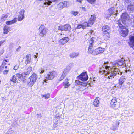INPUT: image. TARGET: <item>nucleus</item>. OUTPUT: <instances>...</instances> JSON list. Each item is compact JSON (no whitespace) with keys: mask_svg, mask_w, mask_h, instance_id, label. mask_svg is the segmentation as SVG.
Instances as JSON below:
<instances>
[{"mask_svg":"<svg viewBox=\"0 0 134 134\" xmlns=\"http://www.w3.org/2000/svg\"><path fill=\"white\" fill-rule=\"evenodd\" d=\"M112 65V68H111L109 66H108V62H104L103 65L99 67V71L102 74L105 73V77L109 79L114 78L116 75L117 74L118 75H121L122 73L119 70L120 66H125L124 60H119L117 61L111 62Z\"/></svg>","mask_w":134,"mask_h":134,"instance_id":"f257e3e1","label":"nucleus"},{"mask_svg":"<svg viewBox=\"0 0 134 134\" xmlns=\"http://www.w3.org/2000/svg\"><path fill=\"white\" fill-rule=\"evenodd\" d=\"M116 24L118 25L120 28V34L124 37L127 36L128 34V29L122 25L121 23L120 20L117 21Z\"/></svg>","mask_w":134,"mask_h":134,"instance_id":"f03ea898","label":"nucleus"},{"mask_svg":"<svg viewBox=\"0 0 134 134\" xmlns=\"http://www.w3.org/2000/svg\"><path fill=\"white\" fill-rule=\"evenodd\" d=\"M37 75L34 73H33L29 78L30 80V81L27 83V85L29 86L32 87L36 82L37 79Z\"/></svg>","mask_w":134,"mask_h":134,"instance_id":"7ed1b4c3","label":"nucleus"},{"mask_svg":"<svg viewBox=\"0 0 134 134\" xmlns=\"http://www.w3.org/2000/svg\"><path fill=\"white\" fill-rule=\"evenodd\" d=\"M109 14L108 15H105L106 18L107 19L110 18L112 15H116L117 11L114 7L110 8L108 10Z\"/></svg>","mask_w":134,"mask_h":134,"instance_id":"20e7f679","label":"nucleus"},{"mask_svg":"<svg viewBox=\"0 0 134 134\" xmlns=\"http://www.w3.org/2000/svg\"><path fill=\"white\" fill-rule=\"evenodd\" d=\"M39 35L42 37L45 35L47 33L46 30L43 25H41L39 28Z\"/></svg>","mask_w":134,"mask_h":134,"instance_id":"39448f33","label":"nucleus"},{"mask_svg":"<svg viewBox=\"0 0 134 134\" xmlns=\"http://www.w3.org/2000/svg\"><path fill=\"white\" fill-rule=\"evenodd\" d=\"M58 30L61 31H70L71 30V27L69 25L67 24L58 27Z\"/></svg>","mask_w":134,"mask_h":134,"instance_id":"423d86ee","label":"nucleus"},{"mask_svg":"<svg viewBox=\"0 0 134 134\" xmlns=\"http://www.w3.org/2000/svg\"><path fill=\"white\" fill-rule=\"evenodd\" d=\"M56 74V72L54 71L50 72L45 76V78L47 80L53 79Z\"/></svg>","mask_w":134,"mask_h":134,"instance_id":"0eeeda50","label":"nucleus"},{"mask_svg":"<svg viewBox=\"0 0 134 134\" xmlns=\"http://www.w3.org/2000/svg\"><path fill=\"white\" fill-rule=\"evenodd\" d=\"M121 18L122 21V22L124 24L126 21L129 18L128 14L126 13H123L121 16Z\"/></svg>","mask_w":134,"mask_h":134,"instance_id":"6e6552de","label":"nucleus"},{"mask_svg":"<svg viewBox=\"0 0 134 134\" xmlns=\"http://www.w3.org/2000/svg\"><path fill=\"white\" fill-rule=\"evenodd\" d=\"M79 79L83 81H85L88 79V76L86 72L82 73L79 76Z\"/></svg>","mask_w":134,"mask_h":134,"instance_id":"1a4fd4ad","label":"nucleus"},{"mask_svg":"<svg viewBox=\"0 0 134 134\" xmlns=\"http://www.w3.org/2000/svg\"><path fill=\"white\" fill-rule=\"evenodd\" d=\"M104 48L101 47H99L96 48L94 50V55H96L102 53L104 51Z\"/></svg>","mask_w":134,"mask_h":134,"instance_id":"9d476101","label":"nucleus"},{"mask_svg":"<svg viewBox=\"0 0 134 134\" xmlns=\"http://www.w3.org/2000/svg\"><path fill=\"white\" fill-rule=\"evenodd\" d=\"M102 30L104 34L106 33H110V28L109 26L108 25L104 26L102 28Z\"/></svg>","mask_w":134,"mask_h":134,"instance_id":"9b49d317","label":"nucleus"},{"mask_svg":"<svg viewBox=\"0 0 134 134\" xmlns=\"http://www.w3.org/2000/svg\"><path fill=\"white\" fill-rule=\"evenodd\" d=\"M129 44L131 47L133 48L134 47V33L133 36H129Z\"/></svg>","mask_w":134,"mask_h":134,"instance_id":"f8f14e48","label":"nucleus"},{"mask_svg":"<svg viewBox=\"0 0 134 134\" xmlns=\"http://www.w3.org/2000/svg\"><path fill=\"white\" fill-rule=\"evenodd\" d=\"M88 27L89 26L87 23V22H84L81 24L78 25L77 27V28L79 29L82 28L83 29H84Z\"/></svg>","mask_w":134,"mask_h":134,"instance_id":"ddd939ff","label":"nucleus"},{"mask_svg":"<svg viewBox=\"0 0 134 134\" xmlns=\"http://www.w3.org/2000/svg\"><path fill=\"white\" fill-rule=\"evenodd\" d=\"M71 65L70 64L68 65L64 71L62 75L65 76H66L67 74L69 73L71 68Z\"/></svg>","mask_w":134,"mask_h":134,"instance_id":"4468645a","label":"nucleus"},{"mask_svg":"<svg viewBox=\"0 0 134 134\" xmlns=\"http://www.w3.org/2000/svg\"><path fill=\"white\" fill-rule=\"evenodd\" d=\"M127 77L125 76H122L121 77L119 80V84L120 87H122V85L125 81Z\"/></svg>","mask_w":134,"mask_h":134,"instance_id":"2eb2a0df","label":"nucleus"},{"mask_svg":"<svg viewBox=\"0 0 134 134\" xmlns=\"http://www.w3.org/2000/svg\"><path fill=\"white\" fill-rule=\"evenodd\" d=\"M117 104L118 103L116 98H114L111 100L110 104V106L112 108H114L116 107Z\"/></svg>","mask_w":134,"mask_h":134,"instance_id":"dca6fc26","label":"nucleus"},{"mask_svg":"<svg viewBox=\"0 0 134 134\" xmlns=\"http://www.w3.org/2000/svg\"><path fill=\"white\" fill-rule=\"evenodd\" d=\"M69 40V38L67 37L63 38L62 39H61L59 41L60 44L61 45H64Z\"/></svg>","mask_w":134,"mask_h":134,"instance_id":"f3484780","label":"nucleus"},{"mask_svg":"<svg viewBox=\"0 0 134 134\" xmlns=\"http://www.w3.org/2000/svg\"><path fill=\"white\" fill-rule=\"evenodd\" d=\"M127 10L130 12L134 11V4L130 3L128 6Z\"/></svg>","mask_w":134,"mask_h":134,"instance_id":"a211bd4d","label":"nucleus"},{"mask_svg":"<svg viewBox=\"0 0 134 134\" xmlns=\"http://www.w3.org/2000/svg\"><path fill=\"white\" fill-rule=\"evenodd\" d=\"M94 50L93 46H89L88 47V49L87 51L88 53L89 54H92L94 55Z\"/></svg>","mask_w":134,"mask_h":134,"instance_id":"6ab92c4d","label":"nucleus"},{"mask_svg":"<svg viewBox=\"0 0 134 134\" xmlns=\"http://www.w3.org/2000/svg\"><path fill=\"white\" fill-rule=\"evenodd\" d=\"M16 18H14L13 20L10 21H7L6 22V24L7 25H12L17 22Z\"/></svg>","mask_w":134,"mask_h":134,"instance_id":"aec40b11","label":"nucleus"},{"mask_svg":"<svg viewBox=\"0 0 134 134\" xmlns=\"http://www.w3.org/2000/svg\"><path fill=\"white\" fill-rule=\"evenodd\" d=\"M68 81V79H66L64 80V82H63V85L65 88H68L70 85V84H69Z\"/></svg>","mask_w":134,"mask_h":134,"instance_id":"412c9836","label":"nucleus"},{"mask_svg":"<svg viewBox=\"0 0 134 134\" xmlns=\"http://www.w3.org/2000/svg\"><path fill=\"white\" fill-rule=\"evenodd\" d=\"M26 59L25 63L26 64L29 63L30 62L31 57L29 54L27 55L26 56Z\"/></svg>","mask_w":134,"mask_h":134,"instance_id":"4be33fe9","label":"nucleus"},{"mask_svg":"<svg viewBox=\"0 0 134 134\" xmlns=\"http://www.w3.org/2000/svg\"><path fill=\"white\" fill-rule=\"evenodd\" d=\"M94 38H91L89 40L88 42V45L89 46H93V47L94 45V40L93 39Z\"/></svg>","mask_w":134,"mask_h":134,"instance_id":"5701e85b","label":"nucleus"},{"mask_svg":"<svg viewBox=\"0 0 134 134\" xmlns=\"http://www.w3.org/2000/svg\"><path fill=\"white\" fill-rule=\"evenodd\" d=\"M3 30L4 33L5 34H7L8 32H9L10 30V27L6 25L4 27Z\"/></svg>","mask_w":134,"mask_h":134,"instance_id":"b1692460","label":"nucleus"},{"mask_svg":"<svg viewBox=\"0 0 134 134\" xmlns=\"http://www.w3.org/2000/svg\"><path fill=\"white\" fill-rule=\"evenodd\" d=\"M59 5L60 6V7H61L62 8L66 7L67 6V2L66 1H64L60 2Z\"/></svg>","mask_w":134,"mask_h":134,"instance_id":"393cba45","label":"nucleus"},{"mask_svg":"<svg viewBox=\"0 0 134 134\" xmlns=\"http://www.w3.org/2000/svg\"><path fill=\"white\" fill-rule=\"evenodd\" d=\"M32 68L31 67H28L27 69V71H25L24 73L25 75H28L30 72L32 70Z\"/></svg>","mask_w":134,"mask_h":134,"instance_id":"a878e982","label":"nucleus"},{"mask_svg":"<svg viewBox=\"0 0 134 134\" xmlns=\"http://www.w3.org/2000/svg\"><path fill=\"white\" fill-rule=\"evenodd\" d=\"M110 33H106L103 36V37L105 40H108L110 37Z\"/></svg>","mask_w":134,"mask_h":134,"instance_id":"bb28decb","label":"nucleus"},{"mask_svg":"<svg viewBox=\"0 0 134 134\" xmlns=\"http://www.w3.org/2000/svg\"><path fill=\"white\" fill-rule=\"evenodd\" d=\"M99 102L97 98L95 99L93 103L94 105L96 107H98L99 105Z\"/></svg>","mask_w":134,"mask_h":134,"instance_id":"cd10ccee","label":"nucleus"},{"mask_svg":"<svg viewBox=\"0 0 134 134\" xmlns=\"http://www.w3.org/2000/svg\"><path fill=\"white\" fill-rule=\"evenodd\" d=\"M8 14H3L1 18V20L2 21H4L8 17Z\"/></svg>","mask_w":134,"mask_h":134,"instance_id":"c85d7f7f","label":"nucleus"},{"mask_svg":"<svg viewBox=\"0 0 134 134\" xmlns=\"http://www.w3.org/2000/svg\"><path fill=\"white\" fill-rule=\"evenodd\" d=\"M78 53H73L70 54V56L71 58H74L78 56Z\"/></svg>","mask_w":134,"mask_h":134,"instance_id":"c756f323","label":"nucleus"},{"mask_svg":"<svg viewBox=\"0 0 134 134\" xmlns=\"http://www.w3.org/2000/svg\"><path fill=\"white\" fill-rule=\"evenodd\" d=\"M16 80L17 79L15 75H13L10 79V80L11 81H12L14 83H15L16 82Z\"/></svg>","mask_w":134,"mask_h":134,"instance_id":"7c9ffc66","label":"nucleus"},{"mask_svg":"<svg viewBox=\"0 0 134 134\" xmlns=\"http://www.w3.org/2000/svg\"><path fill=\"white\" fill-rule=\"evenodd\" d=\"M41 96L42 98L44 97L45 99H46L49 98L50 94L49 93H47L44 95H42Z\"/></svg>","mask_w":134,"mask_h":134,"instance_id":"2f4dec72","label":"nucleus"},{"mask_svg":"<svg viewBox=\"0 0 134 134\" xmlns=\"http://www.w3.org/2000/svg\"><path fill=\"white\" fill-rule=\"evenodd\" d=\"M24 18V15H19L18 17V20L19 21H21Z\"/></svg>","mask_w":134,"mask_h":134,"instance_id":"473e14b6","label":"nucleus"},{"mask_svg":"<svg viewBox=\"0 0 134 134\" xmlns=\"http://www.w3.org/2000/svg\"><path fill=\"white\" fill-rule=\"evenodd\" d=\"M25 75L24 72L23 73L21 74H16L17 77L19 78H21L22 76H24Z\"/></svg>","mask_w":134,"mask_h":134,"instance_id":"72a5a7b5","label":"nucleus"},{"mask_svg":"<svg viewBox=\"0 0 134 134\" xmlns=\"http://www.w3.org/2000/svg\"><path fill=\"white\" fill-rule=\"evenodd\" d=\"M94 22L93 20L90 21V20H89L88 21V23H87L89 27L91 26L92 25Z\"/></svg>","mask_w":134,"mask_h":134,"instance_id":"f704fd0d","label":"nucleus"},{"mask_svg":"<svg viewBox=\"0 0 134 134\" xmlns=\"http://www.w3.org/2000/svg\"><path fill=\"white\" fill-rule=\"evenodd\" d=\"M126 83L128 85H130L131 83V80L130 78H127L125 81Z\"/></svg>","mask_w":134,"mask_h":134,"instance_id":"c9c22d12","label":"nucleus"},{"mask_svg":"<svg viewBox=\"0 0 134 134\" xmlns=\"http://www.w3.org/2000/svg\"><path fill=\"white\" fill-rule=\"evenodd\" d=\"M95 19V16L93 15H91L90 18L89 19V20H90V21L91 20L92 21V20L94 22Z\"/></svg>","mask_w":134,"mask_h":134,"instance_id":"e433bc0d","label":"nucleus"},{"mask_svg":"<svg viewBox=\"0 0 134 134\" xmlns=\"http://www.w3.org/2000/svg\"><path fill=\"white\" fill-rule=\"evenodd\" d=\"M25 12V10L24 9H22L21 10L20 12V15H24V13Z\"/></svg>","mask_w":134,"mask_h":134,"instance_id":"4c0bfd02","label":"nucleus"},{"mask_svg":"<svg viewBox=\"0 0 134 134\" xmlns=\"http://www.w3.org/2000/svg\"><path fill=\"white\" fill-rule=\"evenodd\" d=\"M9 71V70H4L3 72V74L4 75H7Z\"/></svg>","mask_w":134,"mask_h":134,"instance_id":"58836bf2","label":"nucleus"},{"mask_svg":"<svg viewBox=\"0 0 134 134\" xmlns=\"http://www.w3.org/2000/svg\"><path fill=\"white\" fill-rule=\"evenodd\" d=\"M87 1L91 4L94 3L96 0H87Z\"/></svg>","mask_w":134,"mask_h":134,"instance_id":"ea45409f","label":"nucleus"},{"mask_svg":"<svg viewBox=\"0 0 134 134\" xmlns=\"http://www.w3.org/2000/svg\"><path fill=\"white\" fill-rule=\"evenodd\" d=\"M38 71L40 74H41L43 73L44 72V70L43 69L41 68Z\"/></svg>","mask_w":134,"mask_h":134,"instance_id":"a19ab883","label":"nucleus"},{"mask_svg":"<svg viewBox=\"0 0 134 134\" xmlns=\"http://www.w3.org/2000/svg\"><path fill=\"white\" fill-rule=\"evenodd\" d=\"M65 76H63V75L62 74L61 75V77H60V79H59V80L60 81H61L62 80H63L65 77Z\"/></svg>","mask_w":134,"mask_h":134,"instance_id":"79ce46f5","label":"nucleus"},{"mask_svg":"<svg viewBox=\"0 0 134 134\" xmlns=\"http://www.w3.org/2000/svg\"><path fill=\"white\" fill-rule=\"evenodd\" d=\"M58 123V121H56L55 123L53 124V126L55 127H56L57 126V124Z\"/></svg>","mask_w":134,"mask_h":134,"instance_id":"37998d69","label":"nucleus"},{"mask_svg":"<svg viewBox=\"0 0 134 134\" xmlns=\"http://www.w3.org/2000/svg\"><path fill=\"white\" fill-rule=\"evenodd\" d=\"M78 12H72V14L75 16L77 15L78 14Z\"/></svg>","mask_w":134,"mask_h":134,"instance_id":"c03bdc74","label":"nucleus"},{"mask_svg":"<svg viewBox=\"0 0 134 134\" xmlns=\"http://www.w3.org/2000/svg\"><path fill=\"white\" fill-rule=\"evenodd\" d=\"M18 67L19 66L18 65H16L14 66L13 69L15 70H16L18 69Z\"/></svg>","mask_w":134,"mask_h":134,"instance_id":"a18cd8bd","label":"nucleus"},{"mask_svg":"<svg viewBox=\"0 0 134 134\" xmlns=\"http://www.w3.org/2000/svg\"><path fill=\"white\" fill-rule=\"evenodd\" d=\"M5 41V40H2L0 41V46H1Z\"/></svg>","mask_w":134,"mask_h":134,"instance_id":"49530a36","label":"nucleus"},{"mask_svg":"<svg viewBox=\"0 0 134 134\" xmlns=\"http://www.w3.org/2000/svg\"><path fill=\"white\" fill-rule=\"evenodd\" d=\"M76 83L78 85H79L81 84V82L79 81H76Z\"/></svg>","mask_w":134,"mask_h":134,"instance_id":"de8ad7c7","label":"nucleus"},{"mask_svg":"<svg viewBox=\"0 0 134 134\" xmlns=\"http://www.w3.org/2000/svg\"><path fill=\"white\" fill-rule=\"evenodd\" d=\"M84 11L86 10V9L85 7H83L81 8Z\"/></svg>","mask_w":134,"mask_h":134,"instance_id":"09e8293b","label":"nucleus"},{"mask_svg":"<svg viewBox=\"0 0 134 134\" xmlns=\"http://www.w3.org/2000/svg\"><path fill=\"white\" fill-rule=\"evenodd\" d=\"M7 62V61L6 60H4L3 62V64H2L3 65H4L6 64L5 62Z\"/></svg>","mask_w":134,"mask_h":134,"instance_id":"8fccbe9b","label":"nucleus"},{"mask_svg":"<svg viewBox=\"0 0 134 134\" xmlns=\"http://www.w3.org/2000/svg\"><path fill=\"white\" fill-rule=\"evenodd\" d=\"M21 48V47L20 46H19V47H18V48L17 49L16 51L18 52L20 51V49Z\"/></svg>","mask_w":134,"mask_h":134,"instance_id":"3c124183","label":"nucleus"},{"mask_svg":"<svg viewBox=\"0 0 134 134\" xmlns=\"http://www.w3.org/2000/svg\"><path fill=\"white\" fill-rule=\"evenodd\" d=\"M3 53V51H0V56L1 55H2Z\"/></svg>","mask_w":134,"mask_h":134,"instance_id":"603ef678","label":"nucleus"},{"mask_svg":"<svg viewBox=\"0 0 134 134\" xmlns=\"http://www.w3.org/2000/svg\"><path fill=\"white\" fill-rule=\"evenodd\" d=\"M37 116L39 118H41V115L40 114H37Z\"/></svg>","mask_w":134,"mask_h":134,"instance_id":"864d4df0","label":"nucleus"},{"mask_svg":"<svg viewBox=\"0 0 134 134\" xmlns=\"http://www.w3.org/2000/svg\"><path fill=\"white\" fill-rule=\"evenodd\" d=\"M133 18H134V20H133V21L132 22V24L133 25V26H134V16L133 17Z\"/></svg>","mask_w":134,"mask_h":134,"instance_id":"5fc2aeb1","label":"nucleus"},{"mask_svg":"<svg viewBox=\"0 0 134 134\" xmlns=\"http://www.w3.org/2000/svg\"><path fill=\"white\" fill-rule=\"evenodd\" d=\"M36 54H37L36 55H35L34 56V58H37V54H38V53H36Z\"/></svg>","mask_w":134,"mask_h":134,"instance_id":"6e6d98bb","label":"nucleus"},{"mask_svg":"<svg viewBox=\"0 0 134 134\" xmlns=\"http://www.w3.org/2000/svg\"><path fill=\"white\" fill-rule=\"evenodd\" d=\"M50 1L54 2L56 1L57 0H50Z\"/></svg>","mask_w":134,"mask_h":134,"instance_id":"4d7b16f0","label":"nucleus"},{"mask_svg":"<svg viewBox=\"0 0 134 134\" xmlns=\"http://www.w3.org/2000/svg\"><path fill=\"white\" fill-rule=\"evenodd\" d=\"M77 0V1H78L79 2H81V1H82V0Z\"/></svg>","mask_w":134,"mask_h":134,"instance_id":"13d9d810","label":"nucleus"},{"mask_svg":"<svg viewBox=\"0 0 134 134\" xmlns=\"http://www.w3.org/2000/svg\"><path fill=\"white\" fill-rule=\"evenodd\" d=\"M112 130H116V128H112Z\"/></svg>","mask_w":134,"mask_h":134,"instance_id":"bf43d9fd","label":"nucleus"},{"mask_svg":"<svg viewBox=\"0 0 134 134\" xmlns=\"http://www.w3.org/2000/svg\"><path fill=\"white\" fill-rule=\"evenodd\" d=\"M93 31H91H91L90 33H91V34H92V32H93Z\"/></svg>","mask_w":134,"mask_h":134,"instance_id":"052dcab7","label":"nucleus"},{"mask_svg":"<svg viewBox=\"0 0 134 134\" xmlns=\"http://www.w3.org/2000/svg\"><path fill=\"white\" fill-rule=\"evenodd\" d=\"M119 122H118V125H119Z\"/></svg>","mask_w":134,"mask_h":134,"instance_id":"680f3d73","label":"nucleus"},{"mask_svg":"<svg viewBox=\"0 0 134 134\" xmlns=\"http://www.w3.org/2000/svg\"><path fill=\"white\" fill-rule=\"evenodd\" d=\"M5 68H7V66H5Z\"/></svg>","mask_w":134,"mask_h":134,"instance_id":"e2e57ef3","label":"nucleus"},{"mask_svg":"<svg viewBox=\"0 0 134 134\" xmlns=\"http://www.w3.org/2000/svg\"><path fill=\"white\" fill-rule=\"evenodd\" d=\"M44 81L45 82H46V81L45 80Z\"/></svg>","mask_w":134,"mask_h":134,"instance_id":"0e129e2a","label":"nucleus"},{"mask_svg":"<svg viewBox=\"0 0 134 134\" xmlns=\"http://www.w3.org/2000/svg\"><path fill=\"white\" fill-rule=\"evenodd\" d=\"M131 134H133L132 133H131Z\"/></svg>","mask_w":134,"mask_h":134,"instance_id":"69168bd1","label":"nucleus"}]
</instances>
